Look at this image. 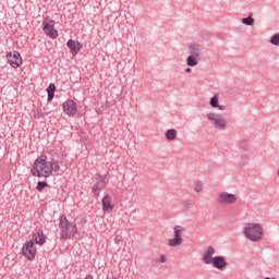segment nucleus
I'll return each instance as SVG.
<instances>
[{"mask_svg": "<svg viewBox=\"0 0 279 279\" xmlns=\"http://www.w3.org/2000/svg\"><path fill=\"white\" fill-rule=\"evenodd\" d=\"M216 108H218V110H226V107L222 106V105H219V104H218V106Z\"/></svg>", "mask_w": 279, "mask_h": 279, "instance_id": "obj_29", "label": "nucleus"}, {"mask_svg": "<svg viewBox=\"0 0 279 279\" xmlns=\"http://www.w3.org/2000/svg\"><path fill=\"white\" fill-rule=\"evenodd\" d=\"M270 44L275 45V46L279 45V34L278 33L272 35V37L270 38Z\"/></svg>", "mask_w": 279, "mask_h": 279, "instance_id": "obj_26", "label": "nucleus"}, {"mask_svg": "<svg viewBox=\"0 0 279 279\" xmlns=\"http://www.w3.org/2000/svg\"><path fill=\"white\" fill-rule=\"evenodd\" d=\"M33 241H35L36 245H45V241H47V235L43 233V231H38L33 234Z\"/></svg>", "mask_w": 279, "mask_h": 279, "instance_id": "obj_15", "label": "nucleus"}, {"mask_svg": "<svg viewBox=\"0 0 279 279\" xmlns=\"http://www.w3.org/2000/svg\"><path fill=\"white\" fill-rule=\"evenodd\" d=\"M213 256H215V247L208 246V248L203 252V263L205 265H213V259L215 258Z\"/></svg>", "mask_w": 279, "mask_h": 279, "instance_id": "obj_11", "label": "nucleus"}, {"mask_svg": "<svg viewBox=\"0 0 279 279\" xmlns=\"http://www.w3.org/2000/svg\"><path fill=\"white\" fill-rule=\"evenodd\" d=\"M7 60L13 69H19V66L23 64V59L21 58V53L19 51L7 53Z\"/></svg>", "mask_w": 279, "mask_h": 279, "instance_id": "obj_8", "label": "nucleus"}, {"mask_svg": "<svg viewBox=\"0 0 279 279\" xmlns=\"http://www.w3.org/2000/svg\"><path fill=\"white\" fill-rule=\"evenodd\" d=\"M190 53L196 58L202 56V46L199 44L190 45Z\"/></svg>", "mask_w": 279, "mask_h": 279, "instance_id": "obj_16", "label": "nucleus"}, {"mask_svg": "<svg viewBox=\"0 0 279 279\" xmlns=\"http://www.w3.org/2000/svg\"><path fill=\"white\" fill-rule=\"evenodd\" d=\"M114 241H116V243H119V236H117V238L114 239Z\"/></svg>", "mask_w": 279, "mask_h": 279, "instance_id": "obj_32", "label": "nucleus"}, {"mask_svg": "<svg viewBox=\"0 0 279 279\" xmlns=\"http://www.w3.org/2000/svg\"><path fill=\"white\" fill-rule=\"evenodd\" d=\"M209 104H210L211 108H216L217 106H219V96L211 97Z\"/></svg>", "mask_w": 279, "mask_h": 279, "instance_id": "obj_25", "label": "nucleus"}, {"mask_svg": "<svg viewBox=\"0 0 279 279\" xmlns=\"http://www.w3.org/2000/svg\"><path fill=\"white\" fill-rule=\"evenodd\" d=\"M43 25H44V32L46 36H49V38L56 39V37L58 36V31L53 28L56 25V22H53L51 17H46L44 20Z\"/></svg>", "mask_w": 279, "mask_h": 279, "instance_id": "obj_6", "label": "nucleus"}, {"mask_svg": "<svg viewBox=\"0 0 279 279\" xmlns=\"http://www.w3.org/2000/svg\"><path fill=\"white\" fill-rule=\"evenodd\" d=\"M22 254L27 258V260H34L36 258V245H34L33 240L23 245Z\"/></svg>", "mask_w": 279, "mask_h": 279, "instance_id": "obj_7", "label": "nucleus"}, {"mask_svg": "<svg viewBox=\"0 0 279 279\" xmlns=\"http://www.w3.org/2000/svg\"><path fill=\"white\" fill-rule=\"evenodd\" d=\"M207 119L211 121L216 130H226L228 128V121L221 113L210 112L207 114Z\"/></svg>", "mask_w": 279, "mask_h": 279, "instance_id": "obj_4", "label": "nucleus"}, {"mask_svg": "<svg viewBox=\"0 0 279 279\" xmlns=\"http://www.w3.org/2000/svg\"><path fill=\"white\" fill-rule=\"evenodd\" d=\"M186 62H187V66H197V64H198V62H197V57H194V56H192V54H190V56L187 57Z\"/></svg>", "mask_w": 279, "mask_h": 279, "instance_id": "obj_21", "label": "nucleus"}, {"mask_svg": "<svg viewBox=\"0 0 279 279\" xmlns=\"http://www.w3.org/2000/svg\"><path fill=\"white\" fill-rule=\"evenodd\" d=\"M242 23H243L244 25H250V26H252V25H254V17H252V15H248L247 17H244V19L242 20Z\"/></svg>", "mask_w": 279, "mask_h": 279, "instance_id": "obj_23", "label": "nucleus"}, {"mask_svg": "<svg viewBox=\"0 0 279 279\" xmlns=\"http://www.w3.org/2000/svg\"><path fill=\"white\" fill-rule=\"evenodd\" d=\"M60 239L62 241H69L74 239L77 234V225L69 222L66 216L62 215L59 220Z\"/></svg>", "mask_w": 279, "mask_h": 279, "instance_id": "obj_2", "label": "nucleus"}, {"mask_svg": "<svg viewBox=\"0 0 279 279\" xmlns=\"http://www.w3.org/2000/svg\"><path fill=\"white\" fill-rule=\"evenodd\" d=\"M183 242H184L183 240H179L177 238H173V239L169 240L168 245L170 247H179V245H182Z\"/></svg>", "mask_w": 279, "mask_h": 279, "instance_id": "obj_20", "label": "nucleus"}, {"mask_svg": "<svg viewBox=\"0 0 279 279\" xmlns=\"http://www.w3.org/2000/svg\"><path fill=\"white\" fill-rule=\"evenodd\" d=\"M265 279H276V278L266 277Z\"/></svg>", "mask_w": 279, "mask_h": 279, "instance_id": "obj_33", "label": "nucleus"}, {"mask_svg": "<svg viewBox=\"0 0 279 279\" xmlns=\"http://www.w3.org/2000/svg\"><path fill=\"white\" fill-rule=\"evenodd\" d=\"M102 210L104 213H112V210H114V205H112V198H110V195H106L102 198Z\"/></svg>", "mask_w": 279, "mask_h": 279, "instance_id": "obj_13", "label": "nucleus"}, {"mask_svg": "<svg viewBox=\"0 0 279 279\" xmlns=\"http://www.w3.org/2000/svg\"><path fill=\"white\" fill-rule=\"evenodd\" d=\"M244 236H246V239L253 243L260 242V239H263V226L259 223L250 222L244 228Z\"/></svg>", "mask_w": 279, "mask_h": 279, "instance_id": "obj_3", "label": "nucleus"}, {"mask_svg": "<svg viewBox=\"0 0 279 279\" xmlns=\"http://www.w3.org/2000/svg\"><path fill=\"white\" fill-rule=\"evenodd\" d=\"M192 71H193V69H191V68L185 69V73H191Z\"/></svg>", "mask_w": 279, "mask_h": 279, "instance_id": "obj_30", "label": "nucleus"}, {"mask_svg": "<svg viewBox=\"0 0 279 279\" xmlns=\"http://www.w3.org/2000/svg\"><path fill=\"white\" fill-rule=\"evenodd\" d=\"M196 193H202L204 191V185L201 182H197L195 185Z\"/></svg>", "mask_w": 279, "mask_h": 279, "instance_id": "obj_27", "label": "nucleus"}, {"mask_svg": "<svg viewBox=\"0 0 279 279\" xmlns=\"http://www.w3.org/2000/svg\"><path fill=\"white\" fill-rule=\"evenodd\" d=\"M63 110L65 114L71 117L77 112V104H75L73 100H68L63 104Z\"/></svg>", "mask_w": 279, "mask_h": 279, "instance_id": "obj_10", "label": "nucleus"}, {"mask_svg": "<svg viewBox=\"0 0 279 279\" xmlns=\"http://www.w3.org/2000/svg\"><path fill=\"white\" fill-rule=\"evenodd\" d=\"M184 231V227L178 225L174 227V239H179V241H182V233Z\"/></svg>", "mask_w": 279, "mask_h": 279, "instance_id": "obj_19", "label": "nucleus"}, {"mask_svg": "<svg viewBox=\"0 0 279 279\" xmlns=\"http://www.w3.org/2000/svg\"><path fill=\"white\" fill-rule=\"evenodd\" d=\"M46 90L48 93V101H53V97L56 95V84L50 83Z\"/></svg>", "mask_w": 279, "mask_h": 279, "instance_id": "obj_17", "label": "nucleus"}, {"mask_svg": "<svg viewBox=\"0 0 279 279\" xmlns=\"http://www.w3.org/2000/svg\"><path fill=\"white\" fill-rule=\"evenodd\" d=\"M211 265H214L215 269H223V267H228V263L223 256L214 257Z\"/></svg>", "mask_w": 279, "mask_h": 279, "instance_id": "obj_14", "label": "nucleus"}, {"mask_svg": "<svg viewBox=\"0 0 279 279\" xmlns=\"http://www.w3.org/2000/svg\"><path fill=\"white\" fill-rule=\"evenodd\" d=\"M178 136V131H175V129H170L166 132V138L168 141H175Z\"/></svg>", "mask_w": 279, "mask_h": 279, "instance_id": "obj_18", "label": "nucleus"}, {"mask_svg": "<svg viewBox=\"0 0 279 279\" xmlns=\"http://www.w3.org/2000/svg\"><path fill=\"white\" fill-rule=\"evenodd\" d=\"M46 186H49V184H48L47 182H45V181H39V182L37 183L36 189H37L39 192H43V191H45V187H46Z\"/></svg>", "mask_w": 279, "mask_h": 279, "instance_id": "obj_24", "label": "nucleus"}, {"mask_svg": "<svg viewBox=\"0 0 279 279\" xmlns=\"http://www.w3.org/2000/svg\"><path fill=\"white\" fill-rule=\"evenodd\" d=\"M69 49L71 50V53L74 56H77L80 53V51L82 50V44L73 40V39H69L66 43Z\"/></svg>", "mask_w": 279, "mask_h": 279, "instance_id": "obj_12", "label": "nucleus"}, {"mask_svg": "<svg viewBox=\"0 0 279 279\" xmlns=\"http://www.w3.org/2000/svg\"><path fill=\"white\" fill-rule=\"evenodd\" d=\"M218 202L222 205L236 204V195L228 192H221L218 195Z\"/></svg>", "mask_w": 279, "mask_h": 279, "instance_id": "obj_9", "label": "nucleus"}, {"mask_svg": "<svg viewBox=\"0 0 279 279\" xmlns=\"http://www.w3.org/2000/svg\"><path fill=\"white\" fill-rule=\"evenodd\" d=\"M60 171V165L56 161V159L47 160V155L39 156L33 165L31 169L32 175L35 178H49L54 173Z\"/></svg>", "mask_w": 279, "mask_h": 279, "instance_id": "obj_1", "label": "nucleus"}, {"mask_svg": "<svg viewBox=\"0 0 279 279\" xmlns=\"http://www.w3.org/2000/svg\"><path fill=\"white\" fill-rule=\"evenodd\" d=\"M159 263H167V257L165 255H160Z\"/></svg>", "mask_w": 279, "mask_h": 279, "instance_id": "obj_28", "label": "nucleus"}, {"mask_svg": "<svg viewBox=\"0 0 279 279\" xmlns=\"http://www.w3.org/2000/svg\"><path fill=\"white\" fill-rule=\"evenodd\" d=\"M106 279H117V278H114V277H110V276H107V278Z\"/></svg>", "mask_w": 279, "mask_h": 279, "instance_id": "obj_31", "label": "nucleus"}, {"mask_svg": "<svg viewBox=\"0 0 279 279\" xmlns=\"http://www.w3.org/2000/svg\"><path fill=\"white\" fill-rule=\"evenodd\" d=\"M45 112H43V109H36L34 111L35 119H45Z\"/></svg>", "mask_w": 279, "mask_h": 279, "instance_id": "obj_22", "label": "nucleus"}, {"mask_svg": "<svg viewBox=\"0 0 279 279\" xmlns=\"http://www.w3.org/2000/svg\"><path fill=\"white\" fill-rule=\"evenodd\" d=\"M107 178L108 174L96 177V182L92 189L94 197H99V193L106 189V185L108 184Z\"/></svg>", "mask_w": 279, "mask_h": 279, "instance_id": "obj_5", "label": "nucleus"}]
</instances>
